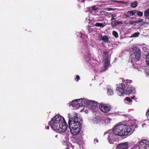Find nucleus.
Returning a JSON list of instances; mask_svg holds the SVG:
<instances>
[{
  "mask_svg": "<svg viewBox=\"0 0 149 149\" xmlns=\"http://www.w3.org/2000/svg\"><path fill=\"white\" fill-rule=\"evenodd\" d=\"M141 55L140 49L137 48L134 49L133 53L130 56L132 63L138 61L140 58Z\"/></svg>",
  "mask_w": 149,
  "mask_h": 149,
  "instance_id": "nucleus-5",
  "label": "nucleus"
},
{
  "mask_svg": "<svg viewBox=\"0 0 149 149\" xmlns=\"http://www.w3.org/2000/svg\"><path fill=\"white\" fill-rule=\"evenodd\" d=\"M91 57V55L89 54H88L85 56V58L86 61H88L90 59Z\"/></svg>",
  "mask_w": 149,
  "mask_h": 149,
  "instance_id": "nucleus-26",
  "label": "nucleus"
},
{
  "mask_svg": "<svg viewBox=\"0 0 149 149\" xmlns=\"http://www.w3.org/2000/svg\"><path fill=\"white\" fill-rule=\"evenodd\" d=\"M137 14L139 16H142L143 15V13L141 11L137 12Z\"/></svg>",
  "mask_w": 149,
  "mask_h": 149,
  "instance_id": "nucleus-33",
  "label": "nucleus"
},
{
  "mask_svg": "<svg viewBox=\"0 0 149 149\" xmlns=\"http://www.w3.org/2000/svg\"><path fill=\"white\" fill-rule=\"evenodd\" d=\"M111 25L113 27L115 26L116 25H117V21L116 20H115L114 21H111Z\"/></svg>",
  "mask_w": 149,
  "mask_h": 149,
  "instance_id": "nucleus-23",
  "label": "nucleus"
},
{
  "mask_svg": "<svg viewBox=\"0 0 149 149\" xmlns=\"http://www.w3.org/2000/svg\"><path fill=\"white\" fill-rule=\"evenodd\" d=\"M140 35V33L139 32H136L134 33L132 35V36L134 37H138Z\"/></svg>",
  "mask_w": 149,
  "mask_h": 149,
  "instance_id": "nucleus-27",
  "label": "nucleus"
},
{
  "mask_svg": "<svg viewBox=\"0 0 149 149\" xmlns=\"http://www.w3.org/2000/svg\"><path fill=\"white\" fill-rule=\"evenodd\" d=\"M135 97V96H134L133 97H131V98L132 99H134V97Z\"/></svg>",
  "mask_w": 149,
  "mask_h": 149,
  "instance_id": "nucleus-45",
  "label": "nucleus"
},
{
  "mask_svg": "<svg viewBox=\"0 0 149 149\" xmlns=\"http://www.w3.org/2000/svg\"><path fill=\"white\" fill-rule=\"evenodd\" d=\"M108 52L106 51H104L103 52V57L105 58L106 60H107V59H108V58L107 59V58L108 57Z\"/></svg>",
  "mask_w": 149,
  "mask_h": 149,
  "instance_id": "nucleus-24",
  "label": "nucleus"
},
{
  "mask_svg": "<svg viewBox=\"0 0 149 149\" xmlns=\"http://www.w3.org/2000/svg\"><path fill=\"white\" fill-rule=\"evenodd\" d=\"M137 11L136 10H134L132 11H128L127 12L128 13H129L130 15L133 16L135 15V14L137 12Z\"/></svg>",
  "mask_w": 149,
  "mask_h": 149,
  "instance_id": "nucleus-18",
  "label": "nucleus"
},
{
  "mask_svg": "<svg viewBox=\"0 0 149 149\" xmlns=\"http://www.w3.org/2000/svg\"><path fill=\"white\" fill-rule=\"evenodd\" d=\"M111 17H112L111 20V21H112L113 20L115 19V18L114 17H116V15L115 14H112L111 15Z\"/></svg>",
  "mask_w": 149,
  "mask_h": 149,
  "instance_id": "nucleus-29",
  "label": "nucleus"
},
{
  "mask_svg": "<svg viewBox=\"0 0 149 149\" xmlns=\"http://www.w3.org/2000/svg\"><path fill=\"white\" fill-rule=\"evenodd\" d=\"M127 17H129L130 16L128 15H127L126 16Z\"/></svg>",
  "mask_w": 149,
  "mask_h": 149,
  "instance_id": "nucleus-47",
  "label": "nucleus"
},
{
  "mask_svg": "<svg viewBox=\"0 0 149 149\" xmlns=\"http://www.w3.org/2000/svg\"><path fill=\"white\" fill-rule=\"evenodd\" d=\"M80 79L79 77V76H77L76 77L75 79V80L77 81H78Z\"/></svg>",
  "mask_w": 149,
  "mask_h": 149,
  "instance_id": "nucleus-36",
  "label": "nucleus"
},
{
  "mask_svg": "<svg viewBox=\"0 0 149 149\" xmlns=\"http://www.w3.org/2000/svg\"><path fill=\"white\" fill-rule=\"evenodd\" d=\"M105 22H104L102 23H96L94 25L95 26L100 27L101 28L103 27L104 26H105Z\"/></svg>",
  "mask_w": 149,
  "mask_h": 149,
  "instance_id": "nucleus-16",
  "label": "nucleus"
},
{
  "mask_svg": "<svg viewBox=\"0 0 149 149\" xmlns=\"http://www.w3.org/2000/svg\"><path fill=\"white\" fill-rule=\"evenodd\" d=\"M67 149H73V146H69L66 148Z\"/></svg>",
  "mask_w": 149,
  "mask_h": 149,
  "instance_id": "nucleus-37",
  "label": "nucleus"
},
{
  "mask_svg": "<svg viewBox=\"0 0 149 149\" xmlns=\"http://www.w3.org/2000/svg\"><path fill=\"white\" fill-rule=\"evenodd\" d=\"M128 147V145L127 142L121 143L117 146V148L120 149H127Z\"/></svg>",
  "mask_w": 149,
  "mask_h": 149,
  "instance_id": "nucleus-11",
  "label": "nucleus"
},
{
  "mask_svg": "<svg viewBox=\"0 0 149 149\" xmlns=\"http://www.w3.org/2000/svg\"><path fill=\"white\" fill-rule=\"evenodd\" d=\"M89 28H89V29H88V31H89V33H91V31H90V30H89Z\"/></svg>",
  "mask_w": 149,
  "mask_h": 149,
  "instance_id": "nucleus-46",
  "label": "nucleus"
},
{
  "mask_svg": "<svg viewBox=\"0 0 149 149\" xmlns=\"http://www.w3.org/2000/svg\"><path fill=\"white\" fill-rule=\"evenodd\" d=\"M132 130V128L130 126L119 123L114 127L112 130L110 131L108 137L109 142L111 144L113 143V141L116 140V136H126Z\"/></svg>",
  "mask_w": 149,
  "mask_h": 149,
  "instance_id": "nucleus-1",
  "label": "nucleus"
},
{
  "mask_svg": "<svg viewBox=\"0 0 149 149\" xmlns=\"http://www.w3.org/2000/svg\"><path fill=\"white\" fill-rule=\"evenodd\" d=\"M68 125L64 118L59 115H56V132L61 133L67 130Z\"/></svg>",
  "mask_w": 149,
  "mask_h": 149,
  "instance_id": "nucleus-4",
  "label": "nucleus"
},
{
  "mask_svg": "<svg viewBox=\"0 0 149 149\" xmlns=\"http://www.w3.org/2000/svg\"><path fill=\"white\" fill-rule=\"evenodd\" d=\"M143 23L144 24H149V22H143Z\"/></svg>",
  "mask_w": 149,
  "mask_h": 149,
  "instance_id": "nucleus-43",
  "label": "nucleus"
},
{
  "mask_svg": "<svg viewBox=\"0 0 149 149\" xmlns=\"http://www.w3.org/2000/svg\"><path fill=\"white\" fill-rule=\"evenodd\" d=\"M146 58V63L147 65L149 66V51L147 52Z\"/></svg>",
  "mask_w": 149,
  "mask_h": 149,
  "instance_id": "nucleus-19",
  "label": "nucleus"
},
{
  "mask_svg": "<svg viewBox=\"0 0 149 149\" xmlns=\"http://www.w3.org/2000/svg\"><path fill=\"white\" fill-rule=\"evenodd\" d=\"M98 39L100 40H102L103 38V36L101 34L98 35Z\"/></svg>",
  "mask_w": 149,
  "mask_h": 149,
  "instance_id": "nucleus-32",
  "label": "nucleus"
},
{
  "mask_svg": "<svg viewBox=\"0 0 149 149\" xmlns=\"http://www.w3.org/2000/svg\"><path fill=\"white\" fill-rule=\"evenodd\" d=\"M148 141L146 140L141 141L139 143V147L140 149H149V145Z\"/></svg>",
  "mask_w": 149,
  "mask_h": 149,
  "instance_id": "nucleus-6",
  "label": "nucleus"
},
{
  "mask_svg": "<svg viewBox=\"0 0 149 149\" xmlns=\"http://www.w3.org/2000/svg\"><path fill=\"white\" fill-rule=\"evenodd\" d=\"M49 125H50L51 128L53 130H56V116L52 119L51 121L49 123Z\"/></svg>",
  "mask_w": 149,
  "mask_h": 149,
  "instance_id": "nucleus-8",
  "label": "nucleus"
},
{
  "mask_svg": "<svg viewBox=\"0 0 149 149\" xmlns=\"http://www.w3.org/2000/svg\"><path fill=\"white\" fill-rule=\"evenodd\" d=\"M113 34L116 38H118V33L116 31H113Z\"/></svg>",
  "mask_w": 149,
  "mask_h": 149,
  "instance_id": "nucleus-28",
  "label": "nucleus"
},
{
  "mask_svg": "<svg viewBox=\"0 0 149 149\" xmlns=\"http://www.w3.org/2000/svg\"><path fill=\"white\" fill-rule=\"evenodd\" d=\"M133 65L135 68H138V65L135 63H133Z\"/></svg>",
  "mask_w": 149,
  "mask_h": 149,
  "instance_id": "nucleus-38",
  "label": "nucleus"
},
{
  "mask_svg": "<svg viewBox=\"0 0 149 149\" xmlns=\"http://www.w3.org/2000/svg\"><path fill=\"white\" fill-rule=\"evenodd\" d=\"M111 1L113 2H116L118 3H125V2L123 1H116V0H111Z\"/></svg>",
  "mask_w": 149,
  "mask_h": 149,
  "instance_id": "nucleus-31",
  "label": "nucleus"
},
{
  "mask_svg": "<svg viewBox=\"0 0 149 149\" xmlns=\"http://www.w3.org/2000/svg\"><path fill=\"white\" fill-rule=\"evenodd\" d=\"M118 149H119V148H118Z\"/></svg>",
  "mask_w": 149,
  "mask_h": 149,
  "instance_id": "nucleus-51",
  "label": "nucleus"
},
{
  "mask_svg": "<svg viewBox=\"0 0 149 149\" xmlns=\"http://www.w3.org/2000/svg\"><path fill=\"white\" fill-rule=\"evenodd\" d=\"M146 116L147 117L149 116V109L146 112Z\"/></svg>",
  "mask_w": 149,
  "mask_h": 149,
  "instance_id": "nucleus-39",
  "label": "nucleus"
},
{
  "mask_svg": "<svg viewBox=\"0 0 149 149\" xmlns=\"http://www.w3.org/2000/svg\"><path fill=\"white\" fill-rule=\"evenodd\" d=\"M125 23L127 25L129 24L130 25H135L136 22L135 21H126L125 22Z\"/></svg>",
  "mask_w": 149,
  "mask_h": 149,
  "instance_id": "nucleus-17",
  "label": "nucleus"
},
{
  "mask_svg": "<svg viewBox=\"0 0 149 149\" xmlns=\"http://www.w3.org/2000/svg\"><path fill=\"white\" fill-rule=\"evenodd\" d=\"M133 17H131V18H132V19H133Z\"/></svg>",
  "mask_w": 149,
  "mask_h": 149,
  "instance_id": "nucleus-50",
  "label": "nucleus"
},
{
  "mask_svg": "<svg viewBox=\"0 0 149 149\" xmlns=\"http://www.w3.org/2000/svg\"><path fill=\"white\" fill-rule=\"evenodd\" d=\"M109 66V62L108 59H107V60H106L104 63V71L107 70V68H108Z\"/></svg>",
  "mask_w": 149,
  "mask_h": 149,
  "instance_id": "nucleus-14",
  "label": "nucleus"
},
{
  "mask_svg": "<svg viewBox=\"0 0 149 149\" xmlns=\"http://www.w3.org/2000/svg\"><path fill=\"white\" fill-rule=\"evenodd\" d=\"M148 19H149V17H148Z\"/></svg>",
  "mask_w": 149,
  "mask_h": 149,
  "instance_id": "nucleus-48",
  "label": "nucleus"
},
{
  "mask_svg": "<svg viewBox=\"0 0 149 149\" xmlns=\"http://www.w3.org/2000/svg\"><path fill=\"white\" fill-rule=\"evenodd\" d=\"M98 9V8L96 7V6L95 5L93 6L90 7H89L88 9L89 12L92 13L93 12V10L96 11Z\"/></svg>",
  "mask_w": 149,
  "mask_h": 149,
  "instance_id": "nucleus-13",
  "label": "nucleus"
},
{
  "mask_svg": "<svg viewBox=\"0 0 149 149\" xmlns=\"http://www.w3.org/2000/svg\"><path fill=\"white\" fill-rule=\"evenodd\" d=\"M80 104V107L82 106H85L89 105L90 102V100L86 99H81Z\"/></svg>",
  "mask_w": 149,
  "mask_h": 149,
  "instance_id": "nucleus-10",
  "label": "nucleus"
},
{
  "mask_svg": "<svg viewBox=\"0 0 149 149\" xmlns=\"http://www.w3.org/2000/svg\"><path fill=\"white\" fill-rule=\"evenodd\" d=\"M90 31H91V32L92 31L90 30Z\"/></svg>",
  "mask_w": 149,
  "mask_h": 149,
  "instance_id": "nucleus-49",
  "label": "nucleus"
},
{
  "mask_svg": "<svg viewBox=\"0 0 149 149\" xmlns=\"http://www.w3.org/2000/svg\"><path fill=\"white\" fill-rule=\"evenodd\" d=\"M106 9L108 11H110L113 10L112 8H107Z\"/></svg>",
  "mask_w": 149,
  "mask_h": 149,
  "instance_id": "nucleus-41",
  "label": "nucleus"
},
{
  "mask_svg": "<svg viewBox=\"0 0 149 149\" xmlns=\"http://www.w3.org/2000/svg\"><path fill=\"white\" fill-rule=\"evenodd\" d=\"M143 19H141L140 20H138L137 21H135L136 23L143 22Z\"/></svg>",
  "mask_w": 149,
  "mask_h": 149,
  "instance_id": "nucleus-34",
  "label": "nucleus"
},
{
  "mask_svg": "<svg viewBox=\"0 0 149 149\" xmlns=\"http://www.w3.org/2000/svg\"><path fill=\"white\" fill-rule=\"evenodd\" d=\"M111 119L108 118H106L104 119V122L106 124H109L110 123Z\"/></svg>",
  "mask_w": 149,
  "mask_h": 149,
  "instance_id": "nucleus-25",
  "label": "nucleus"
},
{
  "mask_svg": "<svg viewBox=\"0 0 149 149\" xmlns=\"http://www.w3.org/2000/svg\"><path fill=\"white\" fill-rule=\"evenodd\" d=\"M123 22L120 21H117V25L119 24H123Z\"/></svg>",
  "mask_w": 149,
  "mask_h": 149,
  "instance_id": "nucleus-42",
  "label": "nucleus"
},
{
  "mask_svg": "<svg viewBox=\"0 0 149 149\" xmlns=\"http://www.w3.org/2000/svg\"><path fill=\"white\" fill-rule=\"evenodd\" d=\"M99 108L101 111L105 113L109 112L111 109L110 106L106 104L100 105Z\"/></svg>",
  "mask_w": 149,
  "mask_h": 149,
  "instance_id": "nucleus-7",
  "label": "nucleus"
},
{
  "mask_svg": "<svg viewBox=\"0 0 149 149\" xmlns=\"http://www.w3.org/2000/svg\"><path fill=\"white\" fill-rule=\"evenodd\" d=\"M107 93L108 95H111L113 94V92L112 89L110 88H108Z\"/></svg>",
  "mask_w": 149,
  "mask_h": 149,
  "instance_id": "nucleus-21",
  "label": "nucleus"
},
{
  "mask_svg": "<svg viewBox=\"0 0 149 149\" xmlns=\"http://www.w3.org/2000/svg\"><path fill=\"white\" fill-rule=\"evenodd\" d=\"M125 100L127 101H128L130 102H132V100L129 97H126L125 98Z\"/></svg>",
  "mask_w": 149,
  "mask_h": 149,
  "instance_id": "nucleus-35",
  "label": "nucleus"
},
{
  "mask_svg": "<svg viewBox=\"0 0 149 149\" xmlns=\"http://www.w3.org/2000/svg\"><path fill=\"white\" fill-rule=\"evenodd\" d=\"M105 43H109L110 41L109 40V38L108 36L105 35L103 36V38L102 40Z\"/></svg>",
  "mask_w": 149,
  "mask_h": 149,
  "instance_id": "nucleus-15",
  "label": "nucleus"
},
{
  "mask_svg": "<svg viewBox=\"0 0 149 149\" xmlns=\"http://www.w3.org/2000/svg\"><path fill=\"white\" fill-rule=\"evenodd\" d=\"M137 2L136 1H135L132 2L131 4V6L133 8H136L137 7Z\"/></svg>",
  "mask_w": 149,
  "mask_h": 149,
  "instance_id": "nucleus-22",
  "label": "nucleus"
},
{
  "mask_svg": "<svg viewBox=\"0 0 149 149\" xmlns=\"http://www.w3.org/2000/svg\"><path fill=\"white\" fill-rule=\"evenodd\" d=\"M121 85L117 88L116 90L118 91V94L119 96L124 95V94H130L135 93V90L133 87L129 86V84L131 83V80H126L123 81Z\"/></svg>",
  "mask_w": 149,
  "mask_h": 149,
  "instance_id": "nucleus-3",
  "label": "nucleus"
},
{
  "mask_svg": "<svg viewBox=\"0 0 149 149\" xmlns=\"http://www.w3.org/2000/svg\"><path fill=\"white\" fill-rule=\"evenodd\" d=\"M49 126H47L46 127V129L47 130H48L49 129Z\"/></svg>",
  "mask_w": 149,
  "mask_h": 149,
  "instance_id": "nucleus-44",
  "label": "nucleus"
},
{
  "mask_svg": "<svg viewBox=\"0 0 149 149\" xmlns=\"http://www.w3.org/2000/svg\"><path fill=\"white\" fill-rule=\"evenodd\" d=\"M89 105L92 108L94 109L95 107H97V102L94 101L90 100Z\"/></svg>",
  "mask_w": 149,
  "mask_h": 149,
  "instance_id": "nucleus-12",
  "label": "nucleus"
},
{
  "mask_svg": "<svg viewBox=\"0 0 149 149\" xmlns=\"http://www.w3.org/2000/svg\"><path fill=\"white\" fill-rule=\"evenodd\" d=\"M68 124L70 132L73 136L77 135L81 130V119L78 118L77 114L73 113L72 115L69 114Z\"/></svg>",
  "mask_w": 149,
  "mask_h": 149,
  "instance_id": "nucleus-2",
  "label": "nucleus"
},
{
  "mask_svg": "<svg viewBox=\"0 0 149 149\" xmlns=\"http://www.w3.org/2000/svg\"><path fill=\"white\" fill-rule=\"evenodd\" d=\"M81 99H78L72 101L70 104V105L72 106L73 107L79 108L80 107Z\"/></svg>",
  "mask_w": 149,
  "mask_h": 149,
  "instance_id": "nucleus-9",
  "label": "nucleus"
},
{
  "mask_svg": "<svg viewBox=\"0 0 149 149\" xmlns=\"http://www.w3.org/2000/svg\"><path fill=\"white\" fill-rule=\"evenodd\" d=\"M94 123L95 124H97V123H99L100 121V120L98 119H97L96 118H95L93 119V120Z\"/></svg>",
  "mask_w": 149,
  "mask_h": 149,
  "instance_id": "nucleus-30",
  "label": "nucleus"
},
{
  "mask_svg": "<svg viewBox=\"0 0 149 149\" xmlns=\"http://www.w3.org/2000/svg\"><path fill=\"white\" fill-rule=\"evenodd\" d=\"M94 143H95V142L96 143H98V140L97 139V138H95L94 139Z\"/></svg>",
  "mask_w": 149,
  "mask_h": 149,
  "instance_id": "nucleus-40",
  "label": "nucleus"
},
{
  "mask_svg": "<svg viewBox=\"0 0 149 149\" xmlns=\"http://www.w3.org/2000/svg\"><path fill=\"white\" fill-rule=\"evenodd\" d=\"M144 16L147 18L149 17V9H147L145 10L144 12Z\"/></svg>",
  "mask_w": 149,
  "mask_h": 149,
  "instance_id": "nucleus-20",
  "label": "nucleus"
}]
</instances>
